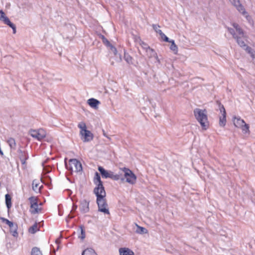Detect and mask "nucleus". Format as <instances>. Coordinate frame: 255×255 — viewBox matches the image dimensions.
I'll use <instances>...</instances> for the list:
<instances>
[{"label": "nucleus", "instance_id": "obj_1", "mask_svg": "<svg viewBox=\"0 0 255 255\" xmlns=\"http://www.w3.org/2000/svg\"><path fill=\"white\" fill-rule=\"evenodd\" d=\"M97 197L96 202L98 207V211L104 214H110L108 205L105 198L106 193L103 192L95 194Z\"/></svg>", "mask_w": 255, "mask_h": 255}, {"label": "nucleus", "instance_id": "obj_2", "mask_svg": "<svg viewBox=\"0 0 255 255\" xmlns=\"http://www.w3.org/2000/svg\"><path fill=\"white\" fill-rule=\"evenodd\" d=\"M194 114L197 120L200 123L203 129L208 128L209 124L206 111L200 109H195Z\"/></svg>", "mask_w": 255, "mask_h": 255}, {"label": "nucleus", "instance_id": "obj_3", "mask_svg": "<svg viewBox=\"0 0 255 255\" xmlns=\"http://www.w3.org/2000/svg\"><path fill=\"white\" fill-rule=\"evenodd\" d=\"M78 127L80 129V135L81 139L84 142H90L93 140V134L87 129V127L84 122H81L78 125Z\"/></svg>", "mask_w": 255, "mask_h": 255}, {"label": "nucleus", "instance_id": "obj_4", "mask_svg": "<svg viewBox=\"0 0 255 255\" xmlns=\"http://www.w3.org/2000/svg\"><path fill=\"white\" fill-rule=\"evenodd\" d=\"M234 125L238 128L242 130L244 134H248L250 133V126L246 124L244 120L239 116H234L232 119Z\"/></svg>", "mask_w": 255, "mask_h": 255}, {"label": "nucleus", "instance_id": "obj_5", "mask_svg": "<svg viewBox=\"0 0 255 255\" xmlns=\"http://www.w3.org/2000/svg\"><path fill=\"white\" fill-rule=\"evenodd\" d=\"M66 168L72 172H79L82 171V166L81 162L76 159H71L69 163H65Z\"/></svg>", "mask_w": 255, "mask_h": 255}, {"label": "nucleus", "instance_id": "obj_6", "mask_svg": "<svg viewBox=\"0 0 255 255\" xmlns=\"http://www.w3.org/2000/svg\"><path fill=\"white\" fill-rule=\"evenodd\" d=\"M141 47L145 50L147 52V55L149 57L150 59H151L150 62L154 63H160L162 62L158 58L157 54L155 51L153 50L152 49L150 48L149 46L146 44L145 43L142 42L141 43Z\"/></svg>", "mask_w": 255, "mask_h": 255}, {"label": "nucleus", "instance_id": "obj_7", "mask_svg": "<svg viewBox=\"0 0 255 255\" xmlns=\"http://www.w3.org/2000/svg\"><path fill=\"white\" fill-rule=\"evenodd\" d=\"M98 170L100 171V173L101 174L103 178H109L115 180L123 179V178H121L120 175L115 174L113 172L111 171L106 170L102 166H99Z\"/></svg>", "mask_w": 255, "mask_h": 255}, {"label": "nucleus", "instance_id": "obj_8", "mask_svg": "<svg viewBox=\"0 0 255 255\" xmlns=\"http://www.w3.org/2000/svg\"><path fill=\"white\" fill-rule=\"evenodd\" d=\"M29 134L35 139L41 141L46 137V132L43 128L37 129H30L29 131Z\"/></svg>", "mask_w": 255, "mask_h": 255}, {"label": "nucleus", "instance_id": "obj_9", "mask_svg": "<svg viewBox=\"0 0 255 255\" xmlns=\"http://www.w3.org/2000/svg\"><path fill=\"white\" fill-rule=\"evenodd\" d=\"M94 184L96 185L94 189V194L100 192L103 193V192H106L104 187L103 185V183L101 180L100 176L98 172H96L95 173L94 179Z\"/></svg>", "mask_w": 255, "mask_h": 255}, {"label": "nucleus", "instance_id": "obj_10", "mask_svg": "<svg viewBox=\"0 0 255 255\" xmlns=\"http://www.w3.org/2000/svg\"><path fill=\"white\" fill-rule=\"evenodd\" d=\"M247 39L248 36L247 35H245V37L242 36L237 35V37L235 39L236 40V42L238 45L245 50L248 53H252L253 49L251 47L248 46L245 43L246 41H247Z\"/></svg>", "mask_w": 255, "mask_h": 255}, {"label": "nucleus", "instance_id": "obj_11", "mask_svg": "<svg viewBox=\"0 0 255 255\" xmlns=\"http://www.w3.org/2000/svg\"><path fill=\"white\" fill-rule=\"evenodd\" d=\"M121 170L124 172V176L128 183L131 184H133L135 183L136 177L130 169L124 167L121 168Z\"/></svg>", "mask_w": 255, "mask_h": 255}, {"label": "nucleus", "instance_id": "obj_12", "mask_svg": "<svg viewBox=\"0 0 255 255\" xmlns=\"http://www.w3.org/2000/svg\"><path fill=\"white\" fill-rule=\"evenodd\" d=\"M218 105V108L221 114V116L220 117L219 125L221 127H224L226 124V112L225 109L223 105L220 102H217Z\"/></svg>", "mask_w": 255, "mask_h": 255}, {"label": "nucleus", "instance_id": "obj_13", "mask_svg": "<svg viewBox=\"0 0 255 255\" xmlns=\"http://www.w3.org/2000/svg\"><path fill=\"white\" fill-rule=\"evenodd\" d=\"M0 20L11 27L12 29L13 33L15 34L16 33V26L5 16L4 12L2 10H0Z\"/></svg>", "mask_w": 255, "mask_h": 255}, {"label": "nucleus", "instance_id": "obj_14", "mask_svg": "<svg viewBox=\"0 0 255 255\" xmlns=\"http://www.w3.org/2000/svg\"><path fill=\"white\" fill-rule=\"evenodd\" d=\"M230 3L233 5L234 7H236L237 10L241 13L242 15H245L247 14V11L243 6V5L241 3V1L240 0H229Z\"/></svg>", "mask_w": 255, "mask_h": 255}, {"label": "nucleus", "instance_id": "obj_15", "mask_svg": "<svg viewBox=\"0 0 255 255\" xmlns=\"http://www.w3.org/2000/svg\"><path fill=\"white\" fill-rule=\"evenodd\" d=\"M80 210L82 213H86L89 211V202L83 200L80 202Z\"/></svg>", "mask_w": 255, "mask_h": 255}, {"label": "nucleus", "instance_id": "obj_16", "mask_svg": "<svg viewBox=\"0 0 255 255\" xmlns=\"http://www.w3.org/2000/svg\"><path fill=\"white\" fill-rule=\"evenodd\" d=\"M87 103L91 107L95 109H97L98 106L100 104V102L96 99L91 98L87 101Z\"/></svg>", "mask_w": 255, "mask_h": 255}, {"label": "nucleus", "instance_id": "obj_17", "mask_svg": "<svg viewBox=\"0 0 255 255\" xmlns=\"http://www.w3.org/2000/svg\"><path fill=\"white\" fill-rule=\"evenodd\" d=\"M120 255H134L133 252L128 248H121L119 249Z\"/></svg>", "mask_w": 255, "mask_h": 255}, {"label": "nucleus", "instance_id": "obj_18", "mask_svg": "<svg viewBox=\"0 0 255 255\" xmlns=\"http://www.w3.org/2000/svg\"><path fill=\"white\" fill-rule=\"evenodd\" d=\"M38 181L34 180L32 182V189L36 192H39L42 185H40Z\"/></svg>", "mask_w": 255, "mask_h": 255}, {"label": "nucleus", "instance_id": "obj_19", "mask_svg": "<svg viewBox=\"0 0 255 255\" xmlns=\"http://www.w3.org/2000/svg\"><path fill=\"white\" fill-rule=\"evenodd\" d=\"M102 42L108 48H109L112 52L116 53L117 52L116 48L110 43V42L106 38Z\"/></svg>", "mask_w": 255, "mask_h": 255}, {"label": "nucleus", "instance_id": "obj_20", "mask_svg": "<svg viewBox=\"0 0 255 255\" xmlns=\"http://www.w3.org/2000/svg\"><path fill=\"white\" fill-rule=\"evenodd\" d=\"M82 255H97V254L93 249L88 248L83 252Z\"/></svg>", "mask_w": 255, "mask_h": 255}, {"label": "nucleus", "instance_id": "obj_21", "mask_svg": "<svg viewBox=\"0 0 255 255\" xmlns=\"http://www.w3.org/2000/svg\"><path fill=\"white\" fill-rule=\"evenodd\" d=\"M10 232L12 234V236L14 237H16L18 236V233L17 232V226L16 224H13L12 227H10Z\"/></svg>", "mask_w": 255, "mask_h": 255}, {"label": "nucleus", "instance_id": "obj_22", "mask_svg": "<svg viewBox=\"0 0 255 255\" xmlns=\"http://www.w3.org/2000/svg\"><path fill=\"white\" fill-rule=\"evenodd\" d=\"M136 226L137 227V229L136 230V233L139 234H143L147 233V230L142 227L138 226L137 224H136Z\"/></svg>", "mask_w": 255, "mask_h": 255}, {"label": "nucleus", "instance_id": "obj_23", "mask_svg": "<svg viewBox=\"0 0 255 255\" xmlns=\"http://www.w3.org/2000/svg\"><path fill=\"white\" fill-rule=\"evenodd\" d=\"M31 255H42V254L39 248L33 247L31 250Z\"/></svg>", "mask_w": 255, "mask_h": 255}, {"label": "nucleus", "instance_id": "obj_24", "mask_svg": "<svg viewBox=\"0 0 255 255\" xmlns=\"http://www.w3.org/2000/svg\"><path fill=\"white\" fill-rule=\"evenodd\" d=\"M5 198L6 207L8 209H9L11 207V197L9 194H6Z\"/></svg>", "mask_w": 255, "mask_h": 255}, {"label": "nucleus", "instance_id": "obj_25", "mask_svg": "<svg viewBox=\"0 0 255 255\" xmlns=\"http://www.w3.org/2000/svg\"><path fill=\"white\" fill-rule=\"evenodd\" d=\"M38 230V226L36 223L29 228V232L31 234H34Z\"/></svg>", "mask_w": 255, "mask_h": 255}, {"label": "nucleus", "instance_id": "obj_26", "mask_svg": "<svg viewBox=\"0 0 255 255\" xmlns=\"http://www.w3.org/2000/svg\"><path fill=\"white\" fill-rule=\"evenodd\" d=\"M38 205L37 203L34 204L30 205L31 212L32 214H36V213H38Z\"/></svg>", "mask_w": 255, "mask_h": 255}, {"label": "nucleus", "instance_id": "obj_27", "mask_svg": "<svg viewBox=\"0 0 255 255\" xmlns=\"http://www.w3.org/2000/svg\"><path fill=\"white\" fill-rule=\"evenodd\" d=\"M169 43H171L170 47V49L174 52H177L178 48L175 44L174 41L173 40H171Z\"/></svg>", "mask_w": 255, "mask_h": 255}, {"label": "nucleus", "instance_id": "obj_28", "mask_svg": "<svg viewBox=\"0 0 255 255\" xmlns=\"http://www.w3.org/2000/svg\"><path fill=\"white\" fill-rule=\"evenodd\" d=\"M237 35L239 36H242L244 37H245V35H246L244 31L243 30V29L240 27L237 30H236Z\"/></svg>", "mask_w": 255, "mask_h": 255}, {"label": "nucleus", "instance_id": "obj_29", "mask_svg": "<svg viewBox=\"0 0 255 255\" xmlns=\"http://www.w3.org/2000/svg\"><path fill=\"white\" fill-rule=\"evenodd\" d=\"M0 219L3 223L7 224L9 227H12L13 225L14 224L12 222L4 218H1Z\"/></svg>", "mask_w": 255, "mask_h": 255}, {"label": "nucleus", "instance_id": "obj_30", "mask_svg": "<svg viewBox=\"0 0 255 255\" xmlns=\"http://www.w3.org/2000/svg\"><path fill=\"white\" fill-rule=\"evenodd\" d=\"M152 27H153V29L155 30V31L156 33H158L159 35L161 34V33H162V31L160 29H159L160 26L158 25L153 24Z\"/></svg>", "mask_w": 255, "mask_h": 255}, {"label": "nucleus", "instance_id": "obj_31", "mask_svg": "<svg viewBox=\"0 0 255 255\" xmlns=\"http://www.w3.org/2000/svg\"><path fill=\"white\" fill-rule=\"evenodd\" d=\"M228 31L233 35L234 38L236 39L238 35L236 33L234 29L232 28H228Z\"/></svg>", "mask_w": 255, "mask_h": 255}, {"label": "nucleus", "instance_id": "obj_32", "mask_svg": "<svg viewBox=\"0 0 255 255\" xmlns=\"http://www.w3.org/2000/svg\"><path fill=\"white\" fill-rule=\"evenodd\" d=\"M124 58L128 63L131 62L132 57L128 54H125Z\"/></svg>", "mask_w": 255, "mask_h": 255}, {"label": "nucleus", "instance_id": "obj_33", "mask_svg": "<svg viewBox=\"0 0 255 255\" xmlns=\"http://www.w3.org/2000/svg\"><path fill=\"white\" fill-rule=\"evenodd\" d=\"M9 146L11 147H14L15 145V140L13 138H10L7 141Z\"/></svg>", "mask_w": 255, "mask_h": 255}, {"label": "nucleus", "instance_id": "obj_34", "mask_svg": "<svg viewBox=\"0 0 255 255\" xmlns=\"http://www.w3.org/2000/svg\"><path fill=\"white\" fill-rule=\"evenodd\" d=\"M80 231H81V236L79 237L81 238L82 240H83L85 238V233L83 228L81 226L80 227Z\"/></svg>", "mask_w": 255, "mask_h": 255}, {"label": "nucleus", "instance_id": "obj_35", "mask_svg": "<svg viewBox=\"0 0 255 255\" xmlns=\"http://www.w3.org/2000/svg\"><path fill=\"white\" fill-rule=\"evenodd\" d=\"M30 204L32 205L34 204L37 203V198L35 197H31L29 198Z\"/></svg>", "mask_w": 255, "mask_h": 255}, {"label": "nucleus", "instance_id": "obj_36", "mask_svg": "<svg viewBox=\"0 0 255 255\" xmlns=\"http://www.w3.org/2000/svg\"><path fill=\"white\" fill-rule=\"evenodd\" d=\"M28 157L26 156V153H24V156H23V155H21L20 157V159L22 164H24L26 160L27 159Z\"/></svg>", "mask_w": 255, "mask_h": 255}, {"label": "nucleus", "instance_id": "obj_37", "mask_svg": "<svg viewBox=\"0 0 255 255\" xmlns=\"http://www.w3.org/2000/svg\"><path fill=\"white\" fill-rule=\"evenodd\" d=\"M75 26L72 25V24H66L65 25V28H67V29H71L72 30H74V29L75 28Z\"/></svg>", "mask_w": 255, "mask_h": 255}, {"label": "nucleus", "instance_id": "obj_38", "mask_svg": "<svg viewBox=\"0 0 255 255\" xmlns=\"http://www.w3.org/2000/svg\"><path fill=\"white\" fill-rule=\"evenodd\" d=\"M251 56L252 57L253 59L254 60V62H255V51L253 49L252 53H249Z\"/></svg>", "mask_w": 255, "mask_h": 255}, {"label": "nucleus", "instance_id": "obj_39", "mask_svg": "<svg viewBox=\"0 0 255 255\" xmlns=\"http://www.w3.org/2000/svg\"><path fill=\"white\" fill-rule=\"evenodd\" d=\"M232 25L234 27V28L236 29V30H237L240 27L238 23H233L232 24Z\"/></svg>", "mask_w": 255, "mask_h": 255}, {"label": "nucleus", "instance_id": "obj_40", "mask_svg": "<svg viewBox=\"0 0 255 255\" xmlns=\"http://www.w3.org/2000/svg\"><path fill=\"white\" fill-rule=\"evenodd\" d=\"M244 16H245L246 18V19L250 22V20H251V16L248 14V12H247V14H245V15H243Z\"/></svg>", "mask_w": 255, "mask_h": 255}, {"label": "nucleus", "instance_id": "obj_41", "mask_svg": "<svg viewBox=\"0 0 255 255\" xmlns=\"http://www.w3.org/2000/svg\"><path fill=\"white\" fill-rule=\"evenodd\" d=\"M99 37L102 40V41H103L106 38L105 36L101 34H99Z\"/></svg>", "mask_w": 255, "mask_h": 255}, {"label": "nucleus", "instance_id": "obj_42", "mask_svg": "<svg viewBox=\"0 0 255 255\" xmlns=\"http://www.w3.org/2000/svg\"><path fill=\"white\" fill-rule=\"evenodd\" d=\"M163 41H165V42H170V41L171 40H169V38L166 36L163 39Z\"/></svg>", "mask_w": 255, "mask_h": 255}, {"label": "nucleus", "instance_id": "obj_43", "mask_svg": "<svg viewBox=\"0 0 255 255\" xmlns=\"http://www.w3.org/2000/svg\"><path fill=\"white\" fill-rule=\"evenodd\" d=\"M161 38L163 40L166 35L162 32L161 34H160Z\"/></svg>", "mask_w": 255, "mask_h": 255}, {"label": "nucleus", "instance_id": "obj_44", "mask_svg": "<svg viewBox=\"0 0 255 255\" xmlns=\"http://www.w3.org/2000/svg\"><path fill=\"white\" fill-rule=\"evenodd\" d=\"M77 206L76 205H74L73 206L72 210V211H75V210H76V209H77Z\"/></svg>", "mask_w": 255, "mask_h": 255}, {"label": "nucleus", "instance_id": "obj_45", "mask_svg": "<svg viewBox=\"0 0 255 255\" xmlns=\"http://www.w3.org/2000/svg\"><path fill=\"white\" fill-rule=\"evenodd\" d=\"M68 217L70 219L72 218L73 217V216H70V215H68Z\"/></svg>", "mask_w": 255, "mask_h": 255}, {"label": "nucleus", "instance_id": "obj_46", "mask_svg": "<svg viewBox=\"0 0 255 255\" xmlns=\"http://www.w3.org/2000/svg\"><path fill=\"white\" fill-rule=\"evenodd\" d=\"M25 153H24V154ZM22 154H23V153H22ZM23 156H24V155Z\"/></svg>", "mask_w": 255, "mask_h": 255}]
</instances>
